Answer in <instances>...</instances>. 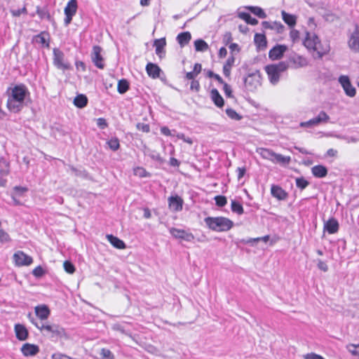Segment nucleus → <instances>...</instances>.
I'll use <instances>...</instances> for the list:
<instances>
[{
  "label": "nucleus",
  "instance_id": "nucleus-1",
  "mask_svg": "<svg viewBox=\"0 0 359 359\" xmlns=\"http://www.w3.org/2000/svg\"><path fill=\"white\" fill-rule=\"evenodd\" d=\"M7 108L13 113L20 111L25 105V100L29 95L27 88L23 85H16L7 90Z\"/></svg>",
  "mask_w": 359,
  "mask_h": 359
},
{
  "label": "nucleus",
  "instance_id": "nucleus-2",
  "mask_svg": "<svg viewBox=\"0 0 359 359\" xmlns=\"http://www.w3.org/2000/svg\"><path fill=\"white\" fill-rule=\"evenodd\" d=\"M31 313L28 315L31 322L43 333V334H50L51 338H67V334L63 327L57 324H45L43 322H38L31 318Z\"/></svg>",
  "mask_w": 359,
  "mask_h": 359
},
{
  "label": "nucleus",
  "instance_id": "nucleus-3",
  "mask_svg": "<svg viewBox=\"0 0 359 359\" xmlns=\"http://www.w3.org/2000/svg\"><path fill=\"white\" fill-rule=\"evenodd\" d=\"M204 222L208 228L215 231H227L233 226V222L224 217H208Z\"/></svg>",
  "mask_w": 359,
  "mask_h": 359
},
{
  "label": "nucleus",
  "instance_id": "nucleus-4",
  "mask_svg": "<svg viewBox=\"0 0 359 359\" xmlns=\"http://www.w3.org/2000/svg\"><path fill=\"white\" fill-rule=\"evenodd\" d=\"M304 45L308 49L316 51L319 57H322L324 55L327 54L330 51L329 45L322 46L318 36L314 33H310L309 32H306V38L304 41Z\"/></svg>",
  "mask_w": 359,
  "mask_h": 359
},
{
  "label": "nucleus",
  "instance_id": "nucleus-5",
  "mask_svg": "<svg viewBox=\"0 0 359 359\" xmlns=\"http://www.w3.org/2000/svg\"><path fill=\"white\" fill-rule=\"evenodd\" d=\"M287 68L288 65L285 62H280L278 64L266 66L265 70L270 82L275 85L279 81L281 73L284 72Z\"/></svg>",
  "mask_w": 359,
  "mask_h": 359
},
{
  "label": "nucleus",
  "instance_id": "nucleus-6",
  "mask_svg": "<svg viewBox=\"0 0 359 359\" xmlns=\"http://www.w3.org/2000/svg\"><path fill=\"white\" fill-rule=\"evenodd\" d=\"M339 83L342 86L346 95L348 97H353L356 94L355 88L351 84L349 77L348 76L341 75L339 77Z\"/></svg>",
  "mask_w": 359,
  "mask_h": 359
},
{
  "label": "nucleus",
  "instance_id": "nucleus-7",
  "mask_svg": "<svg viewBox=\"0 0 359 359\" xmlns=\"http://www.w3.org/2000/svg\"><path fill=\"white\" fill-rule=\"evenodd\" d=\"M53 63L60 69L66 70L70 68V65L65 61L64 53L57 48L53 50Z\"/></svg>",
  "mask_w": 359,
  "mask_h": 359
},
{
  "label": "nucleus",
  "instance_id": "nucleus-8",
  "mask_svg": "<svg viewBox=\"0 0 359 359\" xmlns=\"http://www.w3.org/2000/svg\"><path fill=\"white\" fill-rule=\"evenodd\" d=\"M77 7L76 0H70L68 1L64 11L65 15L64 20L65 25H68L72 22L73 16L76 13Z\"/></svg>",
  "mask_w": 359,
  "mask_h": 359
},
{
  "label": "nucleus",
  "instance_id": "nucleus-9",
  "mask_svg": "<svg viewBox=\"0 0 359 359\" xmlns=\"http://www.w3.org/2000/svg\"><path fill=\"white\" fill-rule=\"evenodd\" d=\"M349 48L355 52H359V25H355L353 32L351 34L348 41Z\"/></svg>",
  "mask_w": 359,
  "mask_h": 359
},
{
  "label": "nucleus",
  "instance_id": "nucleus-10",
  "mask_svg": "<svg viewBox=\"0 0 359 359\" xmlns=\"http://www.w3.org/2000/svg\"><path fill=\"white\" fill-rule=\"evenodd\" d=\"M13 259L18 266H29L33 262V259L22 251H18L13 255Z\"/></svg>",
  "mask_w": 359,
  "mask_h": 359
},
{
  "label": "nucleus",
  "instance_id": "nucleus-11",
  "mask_svg": "<svg viewBox=\"0 0 359 359\" xmlns=\"http://www.w3.org/2000/svg\"><path fill=\"white\" fill-rule=\"evenodd\" d=\"M102 48L98 46H94L91 53V59L94 65L99 69L104 67L103 57L101 55Z\"/></svg>",
  "mask_w": 359,
  "mask_h": 359
},
{
  "label": "nucleus",
  "instance_id": "nucleus-12",
  "mask_svg": "<svg viewBox=\"0 0 359 359\" xmlns=\"http://www.w3.org/2000/svg\"><path fill=\"white\" fill-rule=\"evenodd\" d=\"M169 231L175 238H180L189 242L193 241L194 238V236L191 233L187 232L183 229L172 227L169 229Z\"/></svg>",
  "mask_w": 359,
  "mask_h": 359
},
{
  "label": "nucleus",
  "instance_id": "nucleus-13",
  "mask_svg": "<svg viewBox=\"0 0 359 359\" xmlns=\"http://www.w3.org/2000/svg\"><path fill=\"white\" fill-rule=\"evenodd\" d=\"M244 83L248 90L252 91L260 85L259 76L255 74H249L245 79Z\"/></svg>",
  "mask_w": 359,
  "mask_h": 359
},
{
  "label": "nucleus",
  "instance_id": "nucleus-14",
  "mask_svg": "<svg viewBox=\"0 0 359 359\" xmlns=\"http://www.w3.org/2000/svg\"><path fill=\"white\" fill-rule=\"evenodd\" d=\"M287 50V46L285 45H277L270 50L269 53V57L273 60H278L282 57L284 53Z\"/></svg>",
  "mask_w": 359,
  "mask_h": 359
},
{
  "label": "nucleus",
  "instance_id": "nucleus-15",
  "mask_svg": "<svg viewBox=\"0 0 359 359\" xmlns=\"http://www.w3.org/2000/svg\"><path fill=\"white\" fill-rule=\"evenodd\" d=\"M22 354L26 356H34L39 352V348L37 345L26 343L21 348Z\"/></svg>",
  "mask_w": 359,
  "mask_h": 359
},
{
  "label": "nucleus",
  "instance_id": "nucleus-16",
  "mask_svg": "<svg viewBox=\"0 0 359 359\" xmlns=\"http://www.w3.org/2000/svg\"><path fill=\"white\" fill-rule=\"evenodd\" d=\"M323 229L330 234L335 233L339 230V222L333 217L330 218L327 221L324 222Z\"/></svg>",
  "mask_w": 359,
  "mask_h": 359
},
{
  "label": "nucleus",
  "instance_id": "nucleus-17",
  "mask_svg": "<svg viewBox=\"0 0 359 359\" xmlns=\"http://www.w3.org/2000/svg\"><path fill=\"white\" fill-rule=\"evenodd\" d=\"M154 46L156 48V54L161 59L165 57V47L166 46V41L165 38H161L156 39L154 42Z\"/></svg>",
  "mask_w": 359,
  "mask_h": 359
},
{
  "label": "nucleus",
  "instance_id": "nucleus-18",
  "mask_svg": "<svg viewBox=\"0 0 359 359\" xmlns=\"http://www.w3.org/2000/svg\"><path fill=\"white\" fill-rule=\"evenodd\" d=\"M168 204L173 211L178 212L182 209L183 201L179 196H170L168 198Z\"/></svg>",
  "mask_w": 359,
  "mask_h": 359
},
{
  "label": "nucleus",
  "instance_id": "nucleus-19",
  "mask_svg": "<svg viewBox=\"0 0 359 359\" xmlns=\"http://www.w3.org/2000/svg\"><path fill=\"white\" fill-rule=\"evenodd\" d=\"M146 71L150 77L157 79L160 76L161 69L157 65L149 62L146 66Z\"/></svg>",
  "mask_w": 359,
  "mask_h": 359
},
{
  "label": "nucleus",
  "instance_id": "nucleus-20",
  "mask_svg": "<svg viewBox=\"0 0 359 359\" xmlns=\"http://www.w3.org/2000/svg\"><path fill=\"white\" fill-rule=\"evenodd\" d=\"M34 309L36 315L41 321L46 320L50 315V310L46 305L37 306Z\"/></svg>",
  "mask_w": 359,
  "mask_h": 359
},
{
  "label": "nucleus",
  "instance_id": "nucleus-21",
  "mask_svg": "<svg viewBox=\"0 0 359 359\" xmlns=\"http://www.w3.org/2000/svg\"><path fill=\"white\" fill-rule=\"evenodd\" d=\"M15 332L17 339L20 341L26 340L28 337V331L27 328L21 324H17L15 325Z\"/></svg>",
  "mask_w": 359,
  "mask_h": 359
},
{
  "label": "nucleus",
  "instance_id": "nucleus-22",
  "mask_svg": "<svg viewBox=\"0 0 359 359\" xmlns=\"http://www.w3.org/2000/svg\"><path fill=\"white\" fill-rule=\"evenodd\" d=\"M313 175L317 178L325 177L327 175V169L323 165H317L311 168Z\"/></svg>",
  "mask_w": 359,
  "mask_h": 359
},
{
  "label": "nucleus",
  "instance_id": "nucleus-23",
  "mask_svg": "<svg viewBox=\"0 0 359 359\" xmlns=\"http://www.w3.org/2000/svg\"><path fill=\"white\" fill-rule=\"evenodd\" d=\"M262 25L264 29H275L278 33H282L284 29V26L279 22L263 21Z\"/></svg>",
  "mask_w": 359,
  "mask_h": 359
},
{
  "label": "nucleus",
  "instance_id": "nucleus-24",
  "mask_svg": "<svg viewBox=\"0 0 359 359\" xmlns=\"http://www.w3.org/2000/svg\"><path fill=\"white\" fill-rule=\"evenodd\" d=\"M290 62L293 64L294 68L303 67L308 64L305 57L297 55L290 57Z\"/></svg>",
  "mask_w": 359,
  "mask_h": 359
},
{
  "label": "nucleus",
  "instance_id": "nucleus-25",
  "mask_svg": "<svg viewBox=\"0 0 359 359\" xmlns=\"http://www.w3.org/2000/svg\"><path fill=\"white\" fill-rule=\"evenodd\" d=\"M107 238L108 241L116 248L117 249H124L126 248L125 243L119 239L118 237H116L111 234L107 235Z\"/></svg>",
  "mask_w": 359,
  "mask_h": 359
},
{
  "label": "nucleus",
  "instance_id": "nucleus-26",
  "mask_svg": "<svg viewBox=\"0 0 359 359\" xmlns=\"http://www.w3.org/2000/svg\"><path fill=\"white\" fill-rule=\"evenodd\" d=\"M257 153L259 154L263 158L271 161L273 162L275 152L266 148L257 149Z\"/></svg>",
  "mask_w": 359,
  "mask_h": 359
},
{
  "label": "nucleus",
  "instance_id": "nucleus-27",
  "mask_svg": "<svg viewBox=\"0 0 359 359\" xmlns=\"http://www.w3.org/2000/svg\"><path fill=\"white\" fill-rule=\"evenodd\" d=\"M271 192L273 197L279 200H283L287 196V193L278 186L273 185L271 188Z\"/></svg>",
  "mask_w": 359,
  "mask_h": 359
},
{
  "label": "nucleus",
  "instance_id": "nucleus-28",
  "mask_svg": "<svg viewBox=\"0 0 359 359\" xmlns=\"http://www.w3.org/2000/svg\"><path fill=\"white\" fill-rule=\"evenodd\" d=\"M191 39V35L189 32H182L177 36V41L181 47L187 45Z\"/></svg>",
  "mask_w": 359,
  "mask_h": 359
},
{
  "label": "nucleus",
  "instance_id": "nucleus-29",
  "mask_svg": "<svg viewBox=\"0 0 359 359\" xmlns=\"http://www.w3.org/2000/svg\"><path fill=\"white\" fill-rule=\"evenodd\" d=\"M283 21L290 27H293L297 23V17L294 15L287 13L285 11L281 12Z\"/></svg>",
  "mask_w": 359,
  "mask_h": 359
},
{
  "label": "nucleus",
  "instance_id": "nucleus-30",
  "mask_svg": "<svg viewBox=\"0 0 359 359\" xmlns=\"http://www.w3.org/2000/svg\"><path fill=\"white\" fill-rule=\"evenodd\" d=\"M211 98L214 102L215 104L218 107H222L224 105V99L219 93L217 89H212L211 90Z\"/></svg>",
  "mask_w": 359,
  "mask_h": 359
},
{
  "label": "nucleus",
  "instance_id": "nucleus-31",
  "mask_svg": "<svg viewBox=\"0 0 359 359\" xmlns=\"http://www.w3.org/2000/svg\"><path fill=\"white\" fill-rule=\"evenodd\" d=\"M36 43H41L46 47H49V34L48 32H42L34 36Z\"/></svg>",
  "mask_w": 359,
  "mask_h": 359
},
{
  "label": "nucleus",
  "instance_id": "nucleus-32",
  "mask_svg": "<svg viewBox=\"0 0 359 359\" xmlns=\"http://www.w3.org/2000/svg\"><path fill=\"white\" fill-rule=\"evenodd\" d=\"M254 41L259 49H264L266 47V39L264 34H255Z\"/></svg>",
  "mask_w": 359,
  "mask_h": 359
},
{
  "label": "nucleus",
  "instance_id": "nucleus-33",
  "mask_svg": "<svg viewBox=\"0 0 359 359\" xmlns=\"http://www.w3.org/2000/svg\"><path fill=\"white\" fill-rule=\"evenodd\" d=\"M313 120L315 123V125L318 126L320 123L328 122L330 120V116L325 111H321L316 117L313 118Z\"/></svg>",
  "mask_w": 359,
  "mask_h": 359
},
{
  "label": "nucleus",
  "instance_id": "nucleus-34",
  "mask_svg": "<svg viewBox=\"0 0 359 359\" xmlns=\"http://www.w3.org/2000/svg\"><path fill=\"white\" fill-rule=\"evenodd\" d=\"M88 98L83 94L78 95L74 100V104L79 108H83L87 105Z\"/></svg>",
  "mask_w": 359,
  "mask_h": 359
},
{
  "label": "nucleus",
  "instance_id": "nucleus-35",
  "mask_svg": "<svg viewBox=\"0 0 359 359\" xmlns=\"http://www.w3.org/2000/svg\"><path fill=\"white\" fill-rule=\"evenodd\" d=\"M235 62V58L233 56L229 57L226 61L225 64L223 66V73L226 76H229L231 73V69L233 65Z\"/></svg>",
  "mask_w": 359,
  "mask_h": 359
},
{
  "label": "nucleus",
  "instance_id": "nucleus-36",
  "mask_svg": "<svg viewBox=\"0 0 359 359\" xmlns=\"http://www.w3.org/2000/svg\"><path fill=\"white\" fill-rule=\"evenodd\" d=\"M291 161L290 156H285L282 154L275 153L273 163H279L281 165H287L289 164Z\"/></svg>",
  "mask_w": 359,
  "mask_h": 359
},
{
  "label": "nucleus",
  "instance_id": "nucleus-37",
  "mask_svg": "<svg viewBox=\"0 0 359 359\" xmlns=\"http://www.w3.org/2000/svg\"><path fill=\"white\" fill-rule=\"evenodd\" d=\"M238 17L245 20L248 24L256 25L258 24V20L252 16L248 13L241 12L238 13Z\"/></svg>",
  "mask_w": 359,
  "mask_h": 359
},
{
  "label": "nucleus",
  "instance_id": "nucleus-38",
  "mask_svg": "<svg viewBox=\"0 0 359 359\" xmlns=\"http://www.w3.org/2000/svg\"><path fill=\"white\" fill-rule=\"evenodd\" d=\"M194 46L196 51L205 52L209 48L208 43L203 39H197L194 41Z\"/></svg>",
  "mask_w": 359,
  "mask_h": 359
},
{
  "label": "nucleus",
  "instance_id": "nucleus-39",
  "mask_svg": "<svg viewBox=\"0 0 359 359\" xmlns=\"http://www.w3.org/2000/svg\"><path fill=\"white\" fill-rule=\"evenodd\" d=\"M36 12L41 19L46 18L48 20H51L50 14L49 13L46 7L41 8L37 6Z\"/></svg>",
  "mask_w": 359,
  "mask_h": 359
},
{
  "label": "nucleus",
  "instance_id": "nucleus-40",
  "mask_svg": "<svg viewBox=\"0 0 359 359\" xmlns=\"http://www.w3.org/2000/svg\"><path fill=\"white\" fill-rule=\"evenodd\" d=\"M247 8L254 15H257L259 18H266V14L262 8L258 6H249Z\"/></svg>",
  "mask_w": 359,
  "mask_h": 359
},
{
  "label": "nucleus",
  "instance_id": "nucleus-41",
  "mask_svg": "<svg viewBox=\"0 0 359 359\" xmlns=\"http://www.w3.org/2000/svg\"><path fill=\"white\" fill-rule=\"evenodd\" d=\"M9 172V165L3 158H0V176L5 177Z\"/></svg>",
  "mask_w": 359,
  "mask_h": 359
},
{
  "label": "nucleus",
  "instance_id": "nucleus-42",
  "mask_svg": "<svg viewBox=\"0 0 359 359\" xmlns=\"http://www.w3.org/2000/svg\"><path fill=\"white\" fill-rule=\"evenodd\" d=\"M231 208L232 212H236L239 215L243 214L244 212V210L242 205L239 202L236 201L235 200L231 201Z\"/></svg>",
  "mask_w": 359,
  "mask_h": 359
},
{
  "label": "nucleus",
  "instance_id": "nucleus-43",
  "mask_svg": "<svg viewBox=\"0 0 359 359\" xmlns=\"http://www.w3.org/2000/svg\"><path fill=\"white\" fill-rule=\"evenodd\" d=\"M129 83L127 80L121 79L118 83L117 90L120 94H123L128 91Z\"/></svg>",
  "mask_w": 359,
  "mask_h": 359
},
{
  "label": "nucleus",
  "instance_id": "nucleus-44",
  "mask_svg": "<svg viewBox=\"0 0 359 359\" xmlns=\"http://www.w3.org/2000/svg\"><path fill=\"white\" fill-rule=\"evenodd\" d=\"M225 111L226 115L232 120L240 121L242 118V116L231 108H227Z\"/></svg>",
  "mask_w": 359,
  "mask_h": 359
},
{
  "label": "nucleus",
  "instance_id": "nucleus-45",
  "mask_svg": "<svg viewBox=\"0 0 359 359\" xmlns=\"http://www.w3.org/2000/svg\"><path fill=\"white\" fill-rule=\"evenodd\" d=\"M347 350L354 356L356 359H359V344L358 345L351 344L346 346Z\"/></svg>",
  "mask_w": 359,
  "mask_h": 359
},
{
  "label": "nucleus",
  "instance_id": "nucleus-46",
  "mask_svg": "<svg viewBox=\"0 0 359 359\" xmlns=\"http://www.w3.org/2000/svg\"><path fill=\"white\" fill-rule=\"evenodd\" d=\"M296 186L303 190L309 184V182L303 177L296 178Z\"/></svg>",
  "mask_w": 359,
  "mask_h": 359
},
{
  "label": "nucleus",
  "instance_id": "nucleus-47",
  "mask_svg": "<svg viewBox=\"0 0 359 359\" xmlns=\"http://www.w3.org/2000/svg\"><path fill=\"white\" fill-rule=\"evenodd\" d=\"M107 144L109 145V147L113 151L118 150L120 147L119 140L116 137L110 139L107 142Z\"/></svg>",
  "mask_w": 359,
  "mask_h": 359
},
{
  "label": "nucleus",
  "instance_id": "nucleus-48",
  "mask_svg": "<svg viewBox=\"0 0 359 359\" xmlns=\"http://www.w3.org/2000/svg\"><path fill=\"white\" fill-rule=\"evenodd\" d=\"M134 175L140 177H147L150 176L149 173L142 167H137L134 169Z\"/></svg>",
  "mask_w": 359,
  "mask_h": 359
},
{
  "label": "nucleus",
  "instance_id": "nucleus-49",
  "mask_svg": "<svg viewBox=\"0 0 359 359\" xmlns=\"http://www.w3.org/2000/svg\"><path fill=\"white\" fill-rule=\"evenodd\" d=\"M215 201L216 205L219 207H224L227 203V199L224 196H216Z\"/></svg>",
  "mask_w": 359,
  "mask_h": 359
},
{
  "label": "nucleus",
  "instance_id": "nucleus-50",
  "mask_svg": "<svg viewBox=\"0 0 359 359\" xmlns=\"http://www.w3.org/2000/svg\"><path fill=\"white\" fill-rule=\"evenodd\" d=\"M64 269L68 273H73L75 271L74 266L69 261H65L63 264Z\"/></svg>",
  "mask_w": 359,
  "mask_h": 359
},
{
  "label": "nucleus",
  "instance_id": "nucleus-51",
  "mask_svg": "<svg viewBox=\"0 0 359 359\" xmlns=\"http://www.w3.org/2000/svg\"><path fill=\"white\" fill-rule=\"evenodd\" d=\"M100 355L102 358L107 359H114V356L110 350L107 348H102L100 351Z\"/></svg>",
  "mask_w": 359,
  "mask_h": 359
},
{
  "label": "nucleus",
  "instance_id": "nucleus-52",
  "mask_svg": "<svg viewBox=\"0 0 359 359\" xmlns=\"http://www.w3.org/2000/svg\"><path fill=\"white\" fill-rule=\"evenodd\" d=\"M11 13L13 17H19L21 14H27V8L25 6L21 9H12Z\"/></svg>",
  "mask_w": 359,
  "mask_h": 359
},
{
  "label": "nucleus",
  "instance_id": "nucleus-53",
  "mask_svg": "<svg viewBox=\"0 0 359 359\" xmlns=\"http://www.w3.org/2000/svg\"><path fill=\"white\" fill-rule=\"evenodd\" d=\"M290 37L293 43H295L299 39V32L297 29H292L290 32Z\"/></svg>",
  "mask_w": 359,
  "mask_h": 359
},
{
  "label": "nucleus",
  "instance_id": "nucleus-54",
  "mask_svg": "<svg viewBox=\"0 0 359 359\" xmlns=\"http://www.w3.org/2000/svg\"><path fill=\"white\" fill-rule=\"evenodd\" d=\"M11 240L10 236L7 232L3 229H0V242L7 243Z\"/></svg>",
  "mask_w": 359,
  "mask_h": 359
},
{
  "label": "nucleus",
  "instance_id": "nucleus-55",
  "mask_svg": "<svg viewBox=\"0 0 359 359\" xmlns=\"http://www.w3.org/2000/svg\"><path fill=\"white\" fill-rule=\"evenodd\" d=\"M136 128L137 130L142 131L144 133H149L150 131V127L149 124L144 123H138L136 125Z\"/></svg>",
  "mask_w": 359,
  "mask_h": 359
},
{
  "label": "nucleus",
  "instance_id": "nucleus-56",
  "mask_svg": "<svg viewBox=\"0 0 359 359\" xmlns=\"http://www.w3.org/2000/svg\"><path fill=\"white\" fill-rule=\"evenodd\" d=\"M32 273L36 277H41L43 275L44 271L41 266H38L33 270Z\"/></svg>",
  "mask_w": 359,
  "mask_h": 359
},
{
  "label": "nucleus",
  "instance_id": "nucleus-57",
  "mask_svg": "<svg viewBox=\"0 0 359 359\" xmlns=\"http://www.w3.org/2000/svg\"><path fill=\"white\" fill-rule=\"evenodd\" d=\"M97 125L101 129H104L108 126L107 121L104 118H99L97 119Z\"/></svg>",
  "mask_w": 359,
  "mask_h": 359
},
{
  "label": "nucleus",
  "instance_id": "nucleus-58",
  "mask_svg": "<svg viewBox=\"0 0 359 359\" xmlns=\"http://www.w3.org/2000/svg\"><path fill=\"white\" fill-rule=\"evenodd\" d=\"M299 126H300V127H302V128H305V127H306V128H312V127L316 126L315 123H314L313 118H311V119H310V120H309L307 121L301 122L299 123Z\"/></svg>",
  "mask_w": 359,
  "mask_h": 359
},
{
  "label": "nucleus",
  "instance_id": "nucleus-59",
  "mask_svg": "<svg viewBox=\"0 0 359 359\" xmlns=\"http://www.w3.org/2000/svg\"><path fill=\"white\" fill-rule=\"evenodd\" d=\"M176 137L178 138V139H180V140H182L184 142L189 144H191L193 143V141L191 140V138L189 137H186L184 135V134L183 133H177L176 135Z\"/></svg>",
  "mask_w": 359,
  "mask_h": 359
},
{
  "label": "nucleus",
  "instance_id": "nucleus-60",
  "mask_svg": "<svg viewBox=\"0 0 359 359\" xmlns=\"http://www.w3.org/2000/svg\"><path fill=\"white\" fill-rule=\"evenodd\" d=\"M338 137L344 140L347 143H355L359 140V138L350 136H338Z\"/></svg>",
  "mask_w": 359,
  "mask_h": 359
},
{
  "label": "nucleus",
  "instance_id": "nucleus-61",
  "mask_svg": "<svg viewBox=\"0 0 359 359\" xmlns=\"http://www.w3.org/2000/svg\"><path fill=\"white\" fill-rule=\"evenodd\" d=\"M317 265H318V268L319 269H320L321 271H323L324 272L327 271L328 266H327V264L325 262H323V261H322L320 259H318Z\"/></svg>",
  "mask_w": 359,
  "mask_h": 359
},
{
  "label": "nucleus",
  "instance_id": "nucleus-62",
  "mask_svg": "<svg viewBox=\"0 0 359 359\" xmlns=\"http://www.w3.org/2000/svg\"><path fill=\"white\" fill-rule=\"evenodd\" d=\"M149 156L156 161H158L160 163H162L163 161V158H161V156H160V154L158 153H156L155 151H153L151 154H149Z\"/></svg>",
  "mask_w": 359,
  "mask_h": 359
},
{
  "label": "nucleus",
  "instance_id": "nucleus-63",
  "mask_svg": "<svg viewBox=\"0 0 359 359\" xmlns=\"http://www.w3.org/2000/svg\"><path fill=\"white\" fill-rule=\"evenodd\" d=\"M51 358L52 359H71V357L62 353H53Z\"/></svg>",
  "mask_w": 359,
  "mask_h": 359
},
{
  "label": "nucleus",
  "instance_id": "nucleus-64",
  "mask_svg": "<svg viewBox=\"0 0 359 359\" xmlns=\"http://www.w3.org/2000/svg\"><path fill=\"white\" fill-rule=\"evenodd\" d=\"M305 359H325L320 355L316 353H308L304 356Z\"/></svg>",
  "mask_w": 359,
  "mask_h": 359
}]
</instances>
